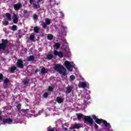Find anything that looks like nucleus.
<instances>
[{"label": "nucleus", "instance_id": "obj_1", "mask_svg": "<svg viewBox=\"0 0 131 131\" xmlns=\"http://www.w3.org/2000/svg\"><path fill=\"white\" fill-rule=\"evenodd\" d=\"M83 120L84 123H86V124L89 123V125L90 126L93 125V124L94 123V120H95V122L97 123V124H101V123H103L106 128H110V127H111V125H110V123L107 122V121L102 119H99L97 117V116L95 115H93L92 118L91 117V116H86L83 118Z\"/></svg>", "mask_w": 131, "mask_h": 131}, {"label": "nucleus", "instance_id": "obj_2", "mask_svg": "<svg viewBox=\"0 0 131 131\" xmlns=\"http://www.w3.org/2000/svg\"><path fill=\"white\" fill-rule=\"evenodd\" d=\"M54 69L59 74H61L63 76H66L67 75V70L64 68V66H61L59 64H55L54 66Z\"/></svg>", "mask_w": 131, "mask_h": 131}, {"label": "nucleus", "instance_id": "obj_3", "mask_svg": "<svg viewBox=\"0 0 131 131\" xmlns=\"http://www.w3.org/2000/svg\"><path fill=\"white\" fill-rule=\"evenodd\" d=\"M64 66L71 72L73 70V66L71 64V63L69 61L66 60L64 61Z\"/></svg>", "mask_w": 131, "mask_h": 131}, {"label": "nucleus", "instance_id": "obj_4", "mask_svg": "<svg viewBox=\"0 0 131 131\" xmlns=\"http://www.w3.org/2000/svg\"><path fill=\"white\" fill-rule=\"evenodd\" d=\"M1 41L2 43H0V46H1L5 51V50H6V48H7V45L9 43V40L8 39H2Z\"/></svg>", "mask_w": 131, "mask_h": 131}, {"label": "nucleus", "instance_id": "obj_5", "mask_svg": "<svg viewBox=\"0 0 131 131\" xmlns=\"http://www.w3.org/2000/svg\"><path fill=\"white\" fill-rule=\"evenodd\" d=\"M53 55H54V56H58L59 58H63V57H64V54H63V52L61 51L58 52L57 50L54 51Z\"/></svg>", "mask_w": 131, "mask_h": 131}, {"label": "nucleus", "instance_id": "obj_6", "mask_svg": "<svg viewBox=\"0 0 131 131\" xmlns=\"http://www.w3.org/2000/svg\"><path fill=\"white\" fill-rule=\"evenodd\" d=\"M11 122H13V120L12 119L9 118H4L3 119V123L2 124H7L8 123V124H10Z\"/></svg>", "mask_w": 131, "mask_h": 131}, {"label": "nucleus", "instance_id": "obj_7", "mask_svg": "<svg viewBox=\"0 0 131 131\" xmlns=\"http://www.w3.org/2000/svg\"><path fill=\"white\" fill-rule=\"evenodd\" d=\"M17 66L18 68H20L21 69H22V68H24V66L23 65V61H22V59H19L17 60Z\"/></svg>", "mask_w": 131, "mask_h": 131}, {"label": "nucleus", "instance_id": "obj_8", "mask_svg": "<svg viewBox=\"0 0 131 131\" xmlns=\"http://www.w3.org/2000/svg\"><path fill=\"white\" fill-rule=\"evenodd\" d=\"M22 7V4L21 3H18L15 5H14V9L15 11H18V10H20Z\"/></svg>", "mask_w": 131, "mask_h": 131}, {"label": "nucleus", "instance_id": "obj_9", "mask_svg": "<svg viewBox=\"0 0 131 131\" xmlns=\"http://www.w3.org/2000/svg\"><path fill=\"white\" fill-rule=\"evenodd\" d=\"M18 15L15 13H13V22L14 24L18 23Z\"/></svg>", "mask_w": 131, "mask_h": 131}, {"label": "nucleus", "instance_id": "obj_10", "mask_svg": "<svg viewBox=\"0 0 131 131\" xmlns=\"http://www.w3.org/2000/svg\"><path fill=\"white\" fill-rule=\"evenodd\" d=\"M49 71V69H46V68L43 67L41 70L40 72L39 73V74L40 75L41 74H46L48 73V72Z\"/></svg>", "mask_w": 131, "mask_h": 131}, {"label": "nucleus", "instance_id": "obj_11", "mask_svg": "<svg viewBox=\"0 0 131 131\" xmlns=\"http://www.w3.org/2000/svg\"><path fill=\"white\" fill-rule=\"evenodd\" d=\"M80 126H79V125H78V124H75L72 127H70L69 129H79V128H80Z\"/></svg>", "mask_w": 131, "mask_h": 131}, {"label": "nucleus", "instance_id": "obj_12", "mask_svg": "<svg viewBox=\"0 0 131 131\" xmlns=\"http://www.w3.org/2000/svg\"><path fill=\"white\" fill-rule=\"evenodd\" d=\"M56 102L59 104H61V103H63V102H64V99H62L60 97H57L56 98Z\"/></svg>", "mask_w": 131, "mask_h": 131}, {"label": "nucleus", "instance_id": "obj_13", "mask_svg": "<svg viewBox=\"0 0 131 131\" xmlns=\"http://www.w3.org/2000/svg\"><path fill=\"white\" fill-rule=\"evenodd\" d=\"M5 16L7 17L8 21H11V20H12V16L10 13H6Z\"/></svg>", "mask_w": 131, "mask_h": 131}, {"label": "nucleus", "instance_id": "obj_14", "mask_svg": "<svg viewBox=\"0 0 131 131\" xmlns=\"http://www.w3.org/2000/svg\"><path fill=\"white\" fill-rule=\"evenodd\" d=\"M33 9H36V10H37V9H40V5L39 4L34 3L33 4Z\"/></svg>", "mask_w": 131, "mask_h": 131}, {"label": "nucleus", "instance_id": "obj_15", "mask_svg": "<svg viewBox=\"0 0 131 131\" xmlns=\"http://www.w3.org/2000/svg\"><path fill=\"white\" fill-rule=\"evenodd\" d=\"M27 60L29 62L34 61V55H31V56H28V57L27 58Z\"/></svg>", "mask_w": 131, "mask_h": 131}, {"label": "nucleus", "instance_id": "obj_16", "mask_svg": "<svg viewBox=\"0 0 131 131\" xmlns=\"http://www.w3.org/2000/svg\"><path fill=\"white\" fill-rule=\"evenodd\" d=\"M72 91V88L70 86H69L67 88V91L66 93V94H70Z\"/></svg>", "mask_w": 131, "mask_h": 131}, {"label": "nucleus", "instance_id": "obj_17", "mask_svg": "<svg viewBox=\"0 0 131 131\" xmlns=\"http://www.w3.org/2000/svg\"><path fill=\"white\" fill-rule=\"evenodd\" d=\"M76 115L78 119H81L83 117V116H84L82 114H77Z\"/></svg>", "mask_w": 131, "mask_h": 131}, {"label": "nucleus", "instance_id": "obj_18", "mask_svg": "<svg viewBox=\"0 0 131 131\" xmlns=\"http://www.w3.org/2000/svg\"><path fill=\"white\" fill-rule=\"evenodd\" d=\"M47 38L49 40H52V39H53V38H54V35H53L52 34H49L47 36Z\"/></svg>", "mask_w": 131, "mask_h": 131}, {"label": "nucleus", "instance_id": "obj_19", "mask_svg": "<svg viewBox=\"0 0 131 131\" xmlns=\"http://www.w3.org/2000/svg\"><path fill=\"white\" fill-rule=\"evenodd\" d=\"M53 58H54V56L52 54H48L47 56V59H48V60H52Z\"/></svg>", "mask_w": 131, "mask_h": 131}, {"label": "nucleus", "instance_id": "obj_20", "mask_svg": "<svg viewBox=\"0 0 131 131\" xmlns=\"http://www.w3.org/2000/svg\"><path fill=\"white\" fill-rule=\"evenodd\" d=\"M16 69H17V68L16 67H12L10 69V72L11 73H14Z\"/></svg>", "mask_w": 131, "mask_h": 131}, {"label": "nucleus", "instance_id": "obj_21", "mask_svg": "<svg viewBox=\"0 0 131 131\" xmlns=\"http://www.w3.org/2000/svg\"><path fill=\"white\" fill-rule=\"evenodd\" d=\"M81 85L82 89H85V88H86V83L85 82H82Z\"/></svg>", "mask_w": 131, "mask_h": 131}, {"label": "nucleus", "instance_id": "obj_22", "mask_svg": "<svg viewBox=\"0 0 131 131\" xmlns=\"http://www.w3.org/2000/svg\"><path fill=\"white\" fill-rule=\"evenodd\" d=\"M29 81H30V79H29L28 80H25L24 81V85H28V83H29Z\"/></svg>", "mask_w": 131, "mask_h": 131}, {"label": "nucleus", "instance_id": "obj_23", "mask_svg": "<svg viewBox=\"0 0 131 131\" xmlns=\"http://www.w3.org/2000/svg\"><path fill=\"white\" fill-rule=\"evenodd\" d=\"M34 31L35 33H38L39 30L38 29V28L37 27H35L34 28Z\"/></svg>", "mask_w": 131, "mask_h": 131}, {"label": "nucleus", "instance_id": "obj_24", "mask_svg": "<svg viewBox=\"0 0 131 131\" xmlns=\"http://www.w3.org/2000/svg\"><path fill=\"white\" fill-rule=\"evenodd\" d=\"M54 47H56V50H58V49H60L61 45H60L59 43H56Z\"/></svg>", "mask_w": 131, "mask_h": 131}, {"label": "nucleus", "instance_id": "obj_25", "mask_svg": "<svg viewBox=\"0 0 131 131\" xmlns=\"http://www.w3.org/2000/svg\"><path fill=\"white\" fill-rule=\"evenodd\" d=\"M17 29L18 28H17V26L16 25L12 26V30H13V31H16V30H17Z\"/></svg>", "mask_w": 131, "mask_h": 131}, {"label": "nucleus", "instance_id": "obj_26", "mask_svg": "<svg viewBox=\"0 0 131 131\" xmlns=\"http://www.w3.org/2000/svg\"><path fill=\"white\" fill-rule=\"evenodd\" d=\"M43 97L45 99H47V98H48V97H49V93H48V92H45L43 94Z\"/></svg>", "mask_w": 131, "mask_h": 131}, {"label": "nucleus", "instance_id": "obj_27", "mask_svg": "<svg viewBox=\"0 0 131 131\" xmlns=\"http://www.w3.org/2000/svg\"><path fill=\"white\" fill-rule=\"evenodd\" d=\"M47 25H50L51 24V20L49 19H46V23Z\"/></svg>", "mask_w": 131, "mask_h": 131}, {"label": "nucleus", "instance_id": "obj_28", "mask_svg": "<svg viewBox=\"0 0 131 131\" xmlns=\"http://www.w3.org/2000/svg\"><path fill=\"white\" fill-rule=\"evenodd\" d=\"M70 78L71 81H73V80L75 79V76L73 75H72L70 76Z\"/></svg>", "mask_w": 131, "mask_h": 131}, {"label": "nucleus", "instance_id": "obj_29", "mask_svg": "<svg viewBox=\"0 0 131 131\" xmlns=\"http://www.w3.org/2000/svg\"><path fill=\"white\" fill-rule=\"evenodd\" d=\"M3 25H4L5 26H8V25H9V21L5 20Z\"/></svg>", "mask_w": 131, "mask_h": 131}, {"label": "nucleus", "instance_id": "obj_30", "mask_svg": "<svg viewBox=\"0 0 131 131\" xmlns=\"http://www.w3.org/2000/svg\"><path fill=\"white\" fill-rule=\"evenodd\" d=\"M16 107L17 108L18 111H20L21 110V104L20 103L18 104Z\"/></svg>", "mask_w": 131, "mask_h": 131}, {"label": "nucleus", "instance_id": "obj_31", "mask_svg": "<svg viewBox=\"0 0 131 131\" xmlns=\"http://www.w3.org/2000/svg\"><path fill=\"white\" fill-rule=\"evenodd\" d=\"M10 82V80L9 78H6L5 79H4V83H9Z\"/></svg>", "mask_w": 131, "mask_h": 131}, {"label": "nucleus", "instance_id": "obj_32", "mask_svg": "<svg viewBox=\"0 0 131 131\" xmlns=\"http://www.w3.org/2000/svg\"><path fill=\"white\" fill-rule=\"evenodd\" d=\"M48 91L49 92H53V91H54V88L53 87H52L51 86H49L48 87Z\"/></svg>", "mask_w": 131, "mask_h": 131}, {"label": "nucleus", "instance_id": "obj_33", "mask_svg": "<svg viewBox=\"0 0 131 131\" xmlns=\"http://www.w3.org/2000/svg\"><path fill=\"white\" fill-rule=\"evenodd\" d=\"M34 38H35L34 35H30V40H32V41L34 40Z\"/></svg>", "mask_w": 131, "mask_h": 131}, {"label": "nucleus", "instance_id": "obj_34", "mask_svg": "<svg viewBox=\"0 0 131 131\" xmlns=\"http://www.w3.org/2000/svg\"><path fill=\"white\" fill-rule=\"evenodd\" d=\"M33 18L35 20H37V18H38V16L37 15V14H33Z\"/></svg>", "mask_w": 131, "mask_h": 131}, {"label": "nucleus", "instance_id": "obj_35", "mask_svg": "<svg viewBox=\"0 0 131 131\" xmlns=\"http://www.w3.org/2000/svg\"><path fill=\"white\" fill-rule=\"evenodd\" d=\"M47 25H48L46 23H43L42 24V28H46Z\"/></svg>", "mask_w": 131, "mask_h": 131}, {"label": "nucleus", "instance_id": "obj_36", "mask_svg": "<svg viewBox=\"0 0 131 131\" xmlns=\"http://www.w3.org/2000/svg\"><path fill=\"white\" fill-rule=\"evenodd\" d=\"M4 79V75L3 74L0 73V80H3Z\"/></svg>", "mask_w": 131, "mask_h": 131}, {"label": "nucleus", "instance_id": "obj_37", "mask_svg": "<svg viewBox=\"0 0 131 131\" xmlns=\"http://www.w3.org/2000/svg\"><path fill=\"white\" fill-rule=\"evenodd\" d=\"M29 110V109H23L21 110L22 112H24V113H25V112H27V111H28Z\"/></svg>", "mask_w": 131, "mask_h": 131}, {"label": "nucleus", "instance_id": "obj_38", "mask_svg": "<svg viewBox=\"0 0 131 131\" xmlns=\"http://www.w3.org/2000/svg\"><path fill=\"white\" fill-rule=\"evenodd\" d=\"M94 128L95 129H98V128H99V126H98L97 124H95L94 125Z\"/></svg>", "mask_w": 131, "mask_h": 131}, {"label": "nucleus", "instance_id": "obj_39", "mask_svg": "<svg viewBox=\"0 0 131 131\" xmlns=\"http://www.w3.org/2000/svg\"><path fill=\"white\" fill-rule=\"evenodd\" d=\"M34 2H35V0H30V3L31 4V5H32V4L34 3Z\"/></svg>", "mask_w": 131, "mask_h": 131}, {"label": "nucleus", "instance_id": "obj_40", "mask_svg": "<svg viewBox=\"0 0 131 131\" xmlns=\"http://www.w3.org/2000/svg\"><path fill=\"white\" fill-rule=\"evenodd\" d=\"M27 13H28V10H25L24 11V14H27Z\"/></svg>", "mask_w": 131, "mask_h": 131}, {"label": "nucleus", "instance_id": "obj_41", "mask_svg": "<svg viewBox=\"0 0 131 131\" xmlns=\"http://www.w3.org/2000/svg\"><path fill=\"white\" fill-rule=\"evenodd\" d=\"M38 71H39V70H38V69H36L35 71V73H37L38 72Z\"/></svg>", "mask_w": 131, "mask_h": 131}, {"label": "nucleus", "instance_id": "obj_42", "mask_svg": "<svg viewBox=\"0 0 131 131\" xmlns=\"http://www.w3.org/2000/svg\"><path fill=\"white\" fill-rule=\"evenodd\" d=\"M2 51H5V50L3 49V47H1V46L0 45V51H2Z\"/></svg>", "mask_w": 131, "mask_h": 131}, {"label": "nucleus", "instance_id": "obj_43", "mask_svg": "<svg viewBox=\"0 0 131 131\" xmlns=\"http://www.w3.org/2000/svg\"><path fill=\"white\" fill-rule=\"evenodd\" d=\"M63 129L64 131H67L68 129L67 127H64Z\"/></svg>", "mask_w": 131, "mask_h": 131}, {"label": "nucleus", "instance_id": "obj_44", "mask_svg": "<svg viewBox=\"0 0 131 131\" xmlns=\"http://www.w3.org/2000/svg\"><path fill=\"white\" fill-rule=\"evenodd\" d=\"M48 131H55V130H54V129H53L52 128H50V129H48Z\"/></svg>", "mask_w": 131, "mask_h": 131}, {"label": "nucleus", "instance_id": "obj_45", "mask_svg": "<svg viewBox=\"0 0 131 131\" xmlns=\"http://www.w3.org/2000/svg\"><path fill=\"white\" fill-rule=\"evenodd\" d=\"M0 120L2 121L3 120V118L0 116Z\"/></svg>", "mask_w": 131, "mask_h": 131}, {"label": "nucleus", "instance_id": "obj_46", "mask_svg": "<svg viewBox=\"0 0 131 131\" xmlns=\"http://www.w3.org/2000/svg\"><path fill=\"white\" fill-rule=\"evenodd\" d=\"M39 3H40V1H39V0H38L37 2V4H39Z\"/></svg>", "mask_w": 131, "mask_h": 131}, {"label": "nucleus", "instance_id": "obj_47", "mask_svg": "<svg viewBox=\"0 0 131 131\" xmlns=\"http://www.w3.org/2000/svg\"><path fill=\"white\" fill-rule=\"evenodd\" d=\"M2 113L3 112H2V111L0 110V115H2Z\"/></svg>", "mask_w": 131, "mask_h": 131}, {"label": "nucleus", "instance_id": "obj_48", "mask_svg": "<svg viewBox=\"0 0 131 131\" xmlns=\"http://www.w3.org/2000/svg\"><path fill=\"white\" fill-rule=\"evenodd\" d=\"M39 113H42V111H39Z\"/></svg>", "mask_w": 131, "mask_h": 131}, {"label": "nucleus", "instance_id": "obj_49", "mask_svg": "<svg viewBox=\"0 0 131 131\" xmlns=\"http://www.w3.org/2000/svg\"><path fill=\"white\" fill-rule=\"evenodd\" d=\"M74 131H76V130H74Z\"/></svg>", "mask_w": 131, "mask_h": 131}]
</instances>
